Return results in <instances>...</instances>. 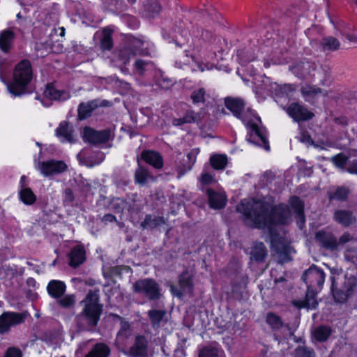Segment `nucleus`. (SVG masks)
Returning <instances> with one entry per match:
<instances>
[{
  "label": "nucleus",
  "mask_w": 357,
  "mask_h": 357,
  "mask_svg": "<svg viewBox=\"0 0 357 357\" xmlns=\"http://www.w3.org/2000/svg\"><path fill=\"white\" fill-rule=\"evenodd\" d=\"M243 215L245 225L258 229H266L270 236L276 235L273 227L289 222L291 212L285 204L272 206L270 203L256 199H243L236 206Z\"/></svg>",
  "instance_id": "1"
},
{
  "label": "nucleus",
  "mask_w": 357,
  "mask_h": 357,
  "mask_svg": "<svg viewBox=\"0 0 357 357\" xmlns=\"http://www.w3.org/2000/svg\"><path fill=\"white\" fill-rule=\"evenodd\" d=\"M225 105L234 116L241 120L245 125L248 129L247 140L268 151L270 146L266 137V130L260 126L261 122L259 116L249 109L245 110L243 100L239 98L227 97L225 98Z\"/></svg>",
  "instance_id": "2"
},
{
  "label": "nucleus",
  "mask_w": 357,
  "mask_h": 357,
  "mask_svg": "<svg viewBox=\"0 0 357 357\" xmlns=\"http://www.w3.org/2000/svg\"><path fill=\"white\" fill-rule=\"evenodd\" d=\"M99 289H90L80 302L82 311L78 313L75 321L81 331H94L100 319L103 305L100 303Z\"/></svg>",
  "instance_id": "3"
},
{
  "label": "nucleus",
  "mask_w": 357,
  "mask_h": 357,
  "mask_svg": "<svg viewBox=\"0 0 357 357\" xmlns=\"http://www.w3.org/2000/svg\"><path fill=\"white\" fill-rule=\"evenodd\" d=\"M331 291L336 302L345 303L357 294V274L346 273L331 278Z\"/></svg>",
  "instance_id": "4"
},
{
  "label": "nucleus",
  "mask_w": 357,
  "mask_h": 357,
  "mask_svg": "<svg viewBox=\"0 0 357 357\" xmlns=\"http://www.w3.org/2000/svg\"><path fill=\"white\" fill-rule=\"evenodd\" d=\"M33 78V71L29 60L18 63L13 70V82L7 83V89L14 96H20L26 92L28 84Z\"/></svg>",
  "instance_id": "5"
},
{
  "label": "nucleus",
  "mask_w": 357,
  "mask_h": 357,
  "mask_svg": "<svg viewBox=\"0 0 357 357\" xmlns=\"http://www.w3.org/2000/svg\"><path fill=\"white\" fill-rule=\"evenodd\" d=\"M49 296L56 301L62 308L70 309L75 306L76 296L75 294H65L66 285L64 282L58 280H50L47 285Z\"/></svg>",
  "instance_id": "6"
},
{
  "label": "nucleus",
  "mask_w": 357,
  "mask_h": 357,
  "mask_svg": "<svg viewBox=\"0 0 357 357\" xmlns=\"http://www.w3.org/2000/svg\"><path fill=\"white\" fill-rule=\"evenodd\" d=\"M132 290L136 294L144 295L149 301H157L162 297L159 284L151 278L137 280L132 284Z\"/></svg>",
  "instance_id": "7"
},
{
  "label": "nucleus",
  "mask_w": 357,
  "mask_h": 357,
  "mask_svg": "<svg viewBox=\"0 0 357 357\" xmlns=\"http://www.w3.org/2000/svg\"><path fill=\"white\" fill-rule=\"evenodd\" d=\"M137 195L134 194L128 199L113 197L109 202L108 208L116 213H123L127 211L132 215L141 211V206L137 204Z\"/></svg>",
  "instance_id": "8"
},
{
  "label": "nucleus",
  "mask_w": 357,
  "mask_h": 357,
  "mask_svg": "<svg viewBox=\"0 0 357 357\" xmlns=\"http://www.w3.org/2000/svg\"><path fill=\"white\" fill-rule=\"evenodd\" d=\"M27 314L25 312H4L0 315V334L9 333L12 327L23 324Z\"/></svg>",
  "instance_id": "9"
},
{
  "label": "nucleus",
  "mask_w": 357,
  "mask_h": 357,
  "mask_svg": "<svg viewBox=\"0 0 357 357\" xmlns=\"http://www.w3.org/2000/svg\"><path fill=\"white\" fill-rule=\"evenodd\" d=\"M307 288L320 290L325 280L324 271L313 265L306 270L301 277Z\"/></svg>",
  "instance_id": "10"
},
{
  "label": "nucleus",
  "mask_w": 357,
  "mask_h": 357,
  "mask_svg": "<svg viewBox=\"0 0 357 357\" xmlns=\"http://www.w3.org/2000/svg\"><path fill=\"white\" fill-rule=\"evenodd\" d=\"M36 167L45 176L60 174L65 172L68 169L67 165L63 161L56 160L38 161L36 162Z\"/></svg>",
  "instance_id": "11"
},
{
  "label": "nucleus",
  "mask_w": 357,
  "mask_h": 357,
  "mask_svg": "<svg viewBox=\"0 0 357 357\" xmlns=\"http://www.w3.org/2000/svg\"><path fill=\"white\" fill-rule=\"evenodd\" d=\"M129 357H149V342L144 335H137L128 351L125 353Z\"/></svg>",
  "instance_id": "12"
},
{
  "label": "nucleus",
  "mask_w": 357,
  "mask_h": 357,
  "mask_svg": "<svg viewBox=\"0 0 357 357\" xmlns=\"http://www.w3.org/2000/svg\"><path fill=\"white\" fill-rule=\"evenodd\" d=\"M112 102L107 100L99 98L94 99L88 102H82L78 105L77 114L80 120L86 119L90 117L93 112L98 107H110Z\"/></svg>",
  "instance_id": "13"
},
{
  "label": "nucleus",
  "mask_w": 357,
  "mask_h": 357,
  "mask_svg": "<svg viewBox=\"0 0 357 357\" xmlns=\"http://www.w3.org/2000/svg\"><path fill=\"white\" fill-rule=\"evenodd\" d=\"M271 247L278 255L279 261L282 264L292 260V255L295 252L293 248L289 244L284 243L278 239L277 235L271 236Z\"/></svg>",
  "instance_id": "14"
},
{
  "label": "nucleus",
  "mask_w": 357,
  "mask_h": 357,
  "mask_svg": "<svg viewBox=\"0 0 357 357\" xmlns=\"http://www.w3.org/2000/svg\"><path fill=\"white\" fill-rule=\"evenodd\" d=\"M112 132L109 128L96 130L86 127L84 130V137L87 142L93 144H103L112 138Z\"/></svg>",
  "instance_id": "15"
},
{
  "label": "nucleus",
  "mask_w": 357,
  "mask_h": 357,
  "mask_svg": "<svg viewBox=\"0 0 357 357\" xmlns=\"http://www.w3.org/2000/svg\"><path fill=\"white\" fill-rule=\"evenodd\" d=\"M286 112L296 122L307 121L314 116L313 113L298 102L290 104L287 107Z\"/></svg>",
  "instance_id": "16"
},
{
  "label": "nucleus",
  "mask_w": 357,
  "mask_h": 357,
  "mask_svg": "<svg viewBox=\"0 0 357 357\" xmlns=\"http://www.w3.org/2000/svg\"><path fill=\"white\" fill-rule=\"evenodd\" d=\"M130 48L121 50L119 54V57L124 64H127L129 62L131 56L146 54L145 50H142V47L144 45L143 40L132 38L130 39Z\"/></svg>",
  "instance_id": "17"
},
{
  "label": "nucleus",
  "mask_w": 357,
  "mask_h": 357,
  "mask_svg": "<svg viewBox=\"0 0 357 357\" xmlns=\"http://www.w3.org/2000/svg\"><path fill=\"white\" fill-rule=\"evenodd\" d=\"M315 238L326 250L331 251L338 250L337 238L331 232L319 231L316 234Z\"/></svg>",
  "instance_id": "18"
},
{
  "label": "nucleus",
  "mask_w": 357,
  "mask_h": 357,
  "mask_svg": "<svg viewBox=\"0 0 357 357\" xmlns=\"http://www.w3.org/2000/svg\"><path fill=\"white\" fill-rule=\"evenodd\" d=\"M45 98L51 100L65 101L70 98V93L67 90H59L52 83L46 85L43 93Z\"/></svg>",
  "instance_id": "19"
},
{
  "label": "nucleus",
  "mask_w": 357,
  "mask_h": 357,
  "mask_svg": "<svg viewBox=\"0 0 357 357\" xmlns=\"http://www.w3.org/2000/svg\"><path fill=\"white\" fill-rule=\"evenodd\" d=\"M206 194L208 199V204L211 208L221 209L225 206L227 199L224 193L215 192L211 188H207Z\"/></svg>",
  "instance_id": "20"
},
{
  "label": "nucleus",
  "mask_w": 357,
  "mask_h": 357,
  "mask_svg": "<svg viewBox=\"0 0 357 357\" xmlns=\"http://www.w3.org/2000/svg\"><path fill=\"white\" fill-rule=\"evenodd\" d=\"M69 265L71 267L77 268L82 264L86 260V251L83 245H77L73 247L69 255Z\"/></svg>",
  "instance_id": "21"
},
{
  "label": "nucleus",
  "mask_w": 357,
  "mask_h": 357,
  "mask_svg": "<svg viewBox=\"0 0 357 357\" xmlns=\"http://www.w3.org/2000/svg\"><path fill=\"white\" fill-rule=\"evenodd\" d=\"M16 34L13 29L9 28L0 32V50L8 53L13 47Z\"/></svg>",
  "instance_id": "22"
},
{
  "label": "nucleus",
  "mask_w": 357,
  "mask_h": 357,
  "mask_svg": "<svg viewBox=\"0 0 357 357\" xmlns=\"http://www.w3.org/2000/svg\"><path fill=\"white\" fill-rule=\"evenodd\" d=\"M141 158L155 169H161L163 167L162 157L157 151H143L141 153Z\"/></svg>",
  "instance_id": "23"
},
{
  "label": "nucleus",
  "mask_w": 357,
  "mask_h": 357,
  "mask_svg": "<svg viewBox=\"0 0 357 357\" xmlns=\"http://www.w3.org/2000/svg\"><path fill=\"white\" fill-rule=\"evenodd\" d=\"M73 132V127L66 121L61 122L56 130V135L62 142H73L74 138Z\"/></svg>",
  "instance_id": "24"
},
{
  "label": "nucleus",
  "mask_w": 357,
  "mask_h": 357,
  "mask_svg": "<svg viewBox=\"0 0 357 357\" xmlns=\"http://www.w3.org/2000/svg\"><path fill=\"white\" fill-rule=\"evenodd\" d=\"M319 44L321 49L324 52H335L341 47L340 40L332 36L323 37Z\"/></svg>",
  "instance_id": "25"
},
{
  "label": "nucleus",
  "mask_w": 357,
  "mask_h": 357,
  "mask_svg": "<svg viewBox=\"0 0 357 357\" xmlns=\"http://www.w3.org/2000/svg\"><path fill=\"white\" fill-rule=\"evenodd\" d=\"M166 220L164 217L154 215H146L144 220L140 223L143 229H154L161 225H165Z\"/></svg>",
  "instance_id": "26"
},
{
  "label": "nucleus",
  "mask_w": 357,
  "mask_h": 357,
  "mask_svg": "<svg viewBox=\"0 0 357 357\" xmlns=\"http://www.w3.org/2000/svg\"><path fill=\"white\" fill-rule=\"evenodd\" d=\"M199 30H197L196 37H201L204 40L211 43L213 44L215 46H217L218 49H220L219 51L222 50V45L225 43V40L220 38V37H216L213 35V33L207 30H201V33L199 34Z\"/></svg>",
  "instance_id": "27"
},
{
  "label": "nucleus",
  "mask_w": 357,
  "mask_h": 357,
  "mask_svg": "<svg viewBox=\"0 0 357 357\" xmlns=\"http://www.w3.org/2000/svg\"><path fill=\"white\" fill-rule=\"evenodd\" d=\"M160 10L161 6L157 0H146L144 3L143 14L146 17L153 18Z\"/></svg>",
  "instance_id": "28"
},
{
  "label": "nucleus",
  "mask_w": 357,
  "mask_h": 357,
  "mask_svg": "<svg viewBox=\"0 0 357 357\" xmlns=\"http://www.w3.org/2000/svg\"><path fill=\"white\" fill-rule=\"evenodd\" d=\"M266 322L274 331H278L283 327H285L287 329L289 328V325L284 324L281 317L273 312H268L266 314Z\"/></svg>",
  "instance_id": "29"
},
{
  "label": "nucleus",
  "mask_w": 357,
  "mask_h": 357,
  "mask_svg": "<svg viewBox=\"0 0 357 357\" xmlns=\"http://www.w3.org/2000/svg\"><path fill=\"white\" fill-rule=\"evenodd\" d=\"M166 314L165 310L151 309L149 310L147 314L152 328H158Z\"/></svg>",
  "instance_id": "30"
},
{
  "label": "nucleus",
  "mask_w": 357,
  "mask_h": 357,
  "mask_svg": "<svg viewBox=\"0 0 357 357\" xmlns=\"http://www.w3.org/2000/svg\"><path fill=\"white\" fill-rule=\"evenodd\" d=\"M251 259L256 261H262L267 256V250L261 242H255L250 252Z\"/></svg>",
  "instance_id": "31"
},
{
  "label": "nucleus",
  "mask_w": 357,
  "mask_h": 357,
  "mask_svg": "<svg viewBox=\"0 0 357 357\" xmlns=\"http://www.w3.org/2000/svg\"><path fill=\"white\" fill-rule=\"evenodd\" d=\"M179 287L183 293H192L193 284L192 277L188 271L181 273L178 278Z\"/></svg>",
  "instance_id": "32"
},
{
  "label": "nucleus",
  "mask_w": 357,
  "mask_h": 357,
  "mask_svg": "<svg viewBox=\"0 0 357 357\" xmlns=\"http://www.w3.org/2000/svg\"><path fill=\"white\" fill-rule=\"evenodd\" d=\"M109 347L104 343L96 344L85 357H109Z\"/></svg>",
  "instance_id": "33"
},
{
  "label": "nucleus",
  "mask_w": 357,
  "mask_h": 357,
  "mask_svg": "<svg viewBox=\"0 0 357 357\" xmlns=\"http://www.w3.org/2000/svg\"><path fill=\"white\" fill-rule=\"evenodd\" d=\"M334 218L336 222L344 227L349 226L354 220L352 213L346 210L336 211L334 213Z\"/></svg>",
  "instance_id": "34"
},
{
  "label": "nucleus",
  "mask_w": 357,
  "mask_h": 357,
  "mask_svg": "<svg viewBox=\"0 0 357 357\" xmlns=\"http://www.w3.org/2000/svg\"><path fill=\"white\" fill-rule=\"evenodd\" d=\"M289 203L292 208L294 210V212L296 213L298 218L299 219L301 222L303 224L305 222L303 202L299 197H292L290 199Z\"/></svg>",
  "instance_id": "35"
},
{
  "label": "nucleus",
  "mask_w": 357,
  "mask_h": 357,
  "mask_svg": "<svg viewBox=\"0 0 357 357\" xmlns=\"http://www.w3.org/2000/svg\"><path fill=\"white\" fill-rule=\"evenodd\" d=\"M102 36L100 40V48L102 50H110L113 47L112 33L113 31L108 28H104L102 30Z\"/></svg>",
  "instance_id": "36"
},
{
  "label": "nucleus",
  "mask_w": 357,
  "mask_h": 357,
  "mask_svg": "<svg viewBox=\"0 0 357 357\" xmlns=\"http://www.w3.org/2000/svg\"><path fill=\"white\" fill-rule=\"evenodd\" d=\"M317 289L307 288L303 307L307 309H315L318 305L317 300Z\"/></svg>",
  "instance_id": "37"
},
{
  "label": "nucleus",
  "mask_w": 357,
  "mask_h": 357,
  "mask_svg": "<svg viewBox=\"0 0 357 357\" xmlns=\"http://www.w3.org/2000/svg\"><path fill=\"white\" fill-rule=\"evenodd\" d=\"M331 328L326 326L317 327L313 332V335L317 341L319 342H326L331 336Z\"/></svg>",
  "instance_id": "38"
},
{
  "label": "nucleus",
  "mask_w": 357,
  "mask_h": 357,
  "mask_svg": "<svg viewBox=\"0 0 357 357\" xmlns=\"http://www.w3.org/2000/svg\"><path fill=\"white\" fill-rule=\"evenodd\" d=\"M198 154L197 149H192L189 153H188L187 157L188 159V162L187 165L183 166V167H179L178 170V178H181L187 172L190 171L194 164L196 162V156Z\"/></svg>",
  "instance_id": "39"
},
{
  "label": "nucleus",
  "mask_w": 357,
  "mask_h": 357,
  "mask_svg": "<svg viewBox=\"0 0 357 357\" xmlns=\"http://www.w3.org/2000/svg\"><path fill=\"white\" fill-rule=\"evenodd\" d=\"M210 163L213 169L222 170L225 168L227 164V158L225 155L215 154L211 156Z\"/></svg>",
  "instance_id": "40"
},
{
  "label": "nucleus",
  "mask_w": 357,
  "mask_h": 357,
  "mask_svg": "<svg viewBox=\"0 0 357 357\" xmlns=\"http://www.w3.org/2000/svg\"><path fill=\"white\" fill-rule=\"evenodd\" d=\"M151 178L152 176L151 174L145 167L139 166V167L135 170V181L137 183L141 185H145L149 179Z\"/></svg>",
  "instance_id": "41"
},
{
  "label": "nucleus",
  "mask_w": 357,
  "mask_h": 357,
  "mask_svg": "<svg viewBox=\"0 0 357 357\" xmlns=\"http://www.w3.org/2000/svg\"><path fill=\"white\" fill-rule=\"evenodd\" d=\"M20 200L26 205H32L36 202V196L30 188L20 189L19 192Z\"/></svg>",
  "instance_id": "42"
},
{
  "label": "nucleus",
  "mask_w": 357,
  "mask_h": 357,
  "mask_svg": "<svg viewBox=\"0 0 357 357\" xmlns=\"http://www.w3.org/2000/svg\"><path fill=\"white\" fill-rule=\"evenodd\" d=\"M349 190L346 187H338L333 192L328 193L330 200L344 201L348 197Z\"/></svg>",
  "instance_id": "43"
},
{
  "label": "nucleus",
  "mask_w": 357,
  "mask_h": 357,
  "mask_svg": "<svg viewBox=\"0 0 357 357\" xmlns=\"http://www.w3.org/2000/svg\"><path fill=\"white\" fill-rule=\"evenodd\" d=\"M152 66V63L149 61L143 59H137L134 63L133 71L139 76H143L149 66Z\"/></svg>",
  "instance_id": "44"
},
{
  "label": "nucleus",
  "mask_w": 357,
  "mask_h": 357,
  "mask_svg": "<svg viewBox=\"0 0 357 357\" xmlns=\"http://www.w3.org/2000/svg\"><path fill=\"white\" fill-rule=\"evenodd\" d=\"M301 93L303 96L307 99L308 98H314L317 95L322 93L323 90L321 88L317 87L316 86L306 85L302 87Z\"/></svg>",
  "instance_id": "45"
},
{
  "label": "nucleus",
  "mask_w": 357,
  "mask_h": 357,
  "mask_svg": "<svg viewBox=\"0 0 357 357\" xmlns=\"http://www.w3.org/2000/svg\"><path fill=\"white\" fill-rule=\"evenodd\" d=\"M294 357H317L314 350L309 347L299 346L294 351Z\"/></svg>",
  "instance_id": "46"
},
{
  "label": "nucleus",
  "mask_w": 357,
  "mask_h": 357,
  "mask_svg": "<svg viewBox=\"0 0 357 357\" xmlns=\"http://www.w3.org/2000/svg\"><path fill=\"white\" fill-rule=\"evenodd\" d=\"M310 66L311 64L308 61L300 62L294 66V73H296L299 77H304L310 73Z\"/></svg>",
  "instance_id": "47"
},
{
  "label": "nucleus",
  "mask_w": 357,
  "mask_h": 357,
  "mask_svg": "<svg viewBox=\"0 0 357 357\" xmlns=\"http://www.w3.org/2000/svg\"><path fill=\"white\" fill-rule=\"evenodd\" d=\"M348 160V157L343 153H338L331 158V161L335 167L340 169L342 171L346 172V165Z\"/></svg>",
  "instance_id": "48"
},
{
  "label": "nucleus",
  "mask_w": 357,
  "mask_h": 357,
  "mask_svg": "<svg viewBox=\"0 0 357 357\" xmlns=\"http://www.w3.org/2000/svg\"><path fill=\"white\" fill-rule=\"evenodd\" d=\"M206 90L204 88L195 89L190 95L194 104L204 103L206 101Z\"/></svg>",
  "instance_id": "49"
},
{
  "label": "nucleus",
  "mask_w": 357,
  "mask_h": 357,
  "mask_svg": "<svg viewBox=\"0 0 357 357\" xmlns=\"http://www.w3.org/2000/svg\"><path fill=\"white\" fill-rule=\"evenodd\" d=\"M185 124V123H198L201 120L200 114L196 112L192 109L188 110L184 116L183 117Z\"/></svg>",
  "instance_id": "50"
},
{
  "label": "nucleus",
  "mask_w": 357,
  "mask_h": 357,
  "mask_svg": "<svg viewBox=\"0 0 357 357\" xmlns=\"http://www.w3.org/2000/svg\"><path fill=\"white\" fill-rule=\"evenodd\" d=\"M344 257L346 261H350L354 264H357V248L349 247L344 253Z\"/></svg>",
  "instance_id": "51"
},
{
  "label": "nucleus",
  "mask_w": 357,
  "mask_h": 357,
  "mask_svg": "<svg viewBox=\"0 0 357 357\" xmlns=\"http://www.w3.org/2000/svg\"><path fill=\"white\" fill-rule=\"evenodd\" d=\"M199 357H218V351L214 347H206L199 351Z\"/></svg>",
  "instance_id": "52"
},
{
  "label": "nucleus",
  "mask_w": 357,
  "mask_h": 357,
  "mask_svg": "<svg viewBox=\"0 0 357 357\" xmlns=\"http://www.w3.org/2000/svg\"><path fill=\"white\" fill-rule=\"evenodd\" d=\"M295 90V86L293 84H285L283 85H278L275 88V91L278 92L281 96L288 95L289 93Z\"/></svg>",
  "instance_id": "53"
},
{
  "label": "nucleus",
  "mask_w": 357,
  "mask_h": 357,
  "mask_svg": "<svg viewBox=\"0 0 357 357\" xmlns=\"http://www.w3.org/2000/svg\"><path fill=\"white\" fill-rule=\"evenodd\" d=\"M157 84L162 89H168L172 85V81L169 78L162 75L161 77L158 79Z\"/></svg>",
  "instance_id": "54"
},
{
  "label": "nucleus",
  "mask_w": 357,
  "mask_h": 357,
  "mask_svg": "<svg viewBox=\"0 0 357 357\" xmlns=\"http://www.w3.org/2000/svg\"><path fill=\"white\" fill-rule=\"evenodd\" d=\"M74 201V195L70 188H66L64 190L63 203L65 205H71Z\"/></svg>",
  "instance_id": "55"
},
{
  "label": "nucleus",
  "mask_w": 357,
  "mask_h": 357,
  "mask_svg": "<svg viewBox=\"0 0 357 357\" xmlns=\"http://www.w3.org/2000/svg\"><path fill=\"white\" fill-rule=\"evenodd\" d=\"M3 357H22V352L21 351L15 347H9Z\"/></svg>",
  "instance_id": "56"
},
{
  "label": "nucleus",
  "mask_w": 357,
  "mask_h": 357,
  "mask_svg": "<svg viewBox=\"0 0 357 357\" xmlns=\"http://www.w3.org/2000/svg\"><path fill=\"white\" fill-rule=\"evenodd\" d=\"M183 36H184L185 38L180 39V38H178V36H176V38L175 39L176 45L180 47H184L185 45V44L188 43V34L187 31H182L181 37L183 38Z\"/></svg>",
  "instance_id": "57"
},
{
  "label": "nucleus",
  "mask_w": 357,
  "mask_h": 357,
  "mask_svg": "<svg viewBox=\"0 0 357 357\" xmlns=\"http://www.w3.org/2000/svg\"><path fill=\"white\" fill-rule=\"evenodd\" d=\"M199 180L204 185H208L215 182L214 177L208 173H202Z\"/></svg>",
  "instance_id": "58"
},
{
  "label": "nucleus",
  "mask_w": 357,
  "mask_h": 357,
  "mask_svg": "<svg viewBox=\"0 0 357 357\" xmlns=\"http://www.w3.org/2000/svg\"><path fill=\"white\" fill-rule=\"evenodd\" d=\"M96 158V160L94 161L91 160L89 164L86 165L87 166L91 167H93L94 165H99L105 159V155L102 153L99 152L96 153L94 156L91 157V158Z\"/></svg>",
  "instance_id": "59"
},
{
  "label": "nucleus",
  "mask_w": 357,
  "mask_h": 357,
  "mask_svg": "<svg viewBox=\"0 0 357 357\" xmlns=\"http://www.w3.org/2000/svg\"><path fill=\"white\" fill-rule=\"evenodd\" d=\"M354 237L349 233H344L337 240L338 247L352 241Z\"/></svg>",
  "instance_id": "60"
},
{
  "label": "nucleus",
  "mask_w": 357,
  "mask_h": 357,
  "mask_svg": "<svg viewBox=\"0 0 357 357\" xmlns=\"http://www.w3.org/2000/svg\"><path fill=\"white\" fill-rule=\"evenodd\" d=\"M346 172L351 174L357 175V159H354L349 163Z\"/></svg>",
  "instance_id": "61"
},
{
  "label": "nucleus",
  "mask_w": 357,
  "mask_h": 357,
  "mask_svg": "<svg viewBox=\"0 0 357 357\" xmlns=\"http://www.w3.org/2000/svg\"><path fill=\"white\" fill-rule=\"evenodd\" d=\"M102 221L107 224V222H116L117 220L114 215L107 213L102 217Z\"/></svg>",
  "instance_id": "62"
},
{
  "label": "nucleus",
  "mask_w": 357,
  "mask_h": 357,
  "mask_svg": "<svg viewBox=\"0 0 357 357\" xmlns=\"http://www.w3.org/2000/svg\"><path fill=\"white\" fill-rule=\"evenodd\" d=\"M172 123L174 126H181L185 124L183 118H173Z\"/></svg>",
  "instance_id": "63"
},
{
  "label": "nucleus",
  "mask_w": 357,
  "mask_h": 357,
  "mask_svg": "<svg viewBox=\"0 0 357 357\" xmlns=\"http://www.w3.org/2000/svg\"><path fill=\"white\" fill-rule=\"evenodd\" d=\"M341 34L342 36H344L349 41L357 43V36H355L354 34H351V33H344L342 32H341Z\"/></svg>",
  "instance_id": "64"
}]
</instances>
